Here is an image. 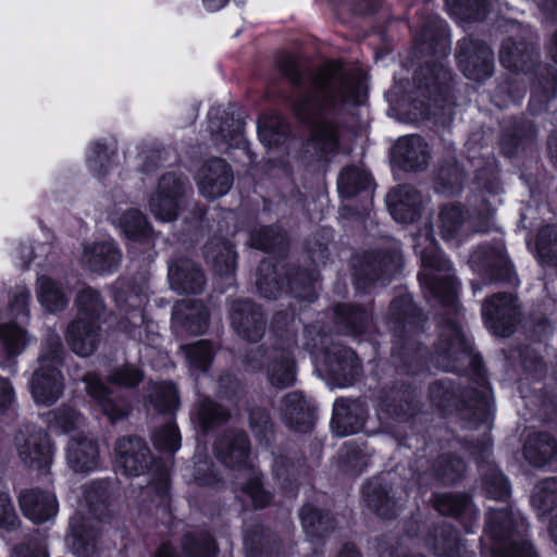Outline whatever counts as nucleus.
I'll return each instance as SVG.
<instances>
[{
    "label": "nucleus",
    "mask_w": 557,
    "mask_h": 557,
    "mask_svg": "<svg viewBox=\"0 0 557 557\" xmlns=\"http://www.w3.org/2000/svg\"><path fill=\"white\" fill-rule=\"evenodd\" d=\"M366 95L367 85L360 72H348L335 63L321 67L311 77L308 92L294 103L299 121L312 126L308 146L320 157L334 153L338 148V128L333 116L349 106L361 104Z\"/></svg>",
    "instance_id": "1"
},
{
    "label": "nucleus",
    "mask_w": 557,
    "mask_h": 557,
    "mask_svg": "<svg viewBox=\"0 0 557 557\" xmlns=\"http://www.w3.org/2000/svg\"><path fill=\"white\" fill-rule=\"evenodd\" d=\"M117 469L127 476L148 473L149 482L145 492L153 494L160 505L165 504L170 511V473L161 461L154 460L147 443L138 436H123L114 447Z\"/></svg>",
    "instance_id": "2"
},
{
    "label": "nucleus",
    "mask_w": 557,
    "mask_h": 557,
    "mask_svg": "<svg viewBox=\"0 0 557 557\" xmlns=\"http://www.w3.org/2000/svg\"><path fill=\"white\" fill-rule=\"evenodd\" d=\"M108 499V482L95 481L84 486L79 509L70 520V533L65 540L73 555L88 557L96 550L99 521Z\"/></svg>",
    "instance_id": "3"
},
{
    "label": "nucleus",
    "mask_w": 557,
    "mask_h": 557,
    "mask_svg": "<svg viewBox=\"0 0 557 557\" xmlns=\"http://www.w3.org/2000/svg\"><path fill=\"white\" fill-rule=\"evenodd\" d=\"M414 250L421 260L419 280L425 295L434 297L444 306L455 308L458 283L449 262L437 249L428 228L414 237Z\"/></svg>",
    "instance_id": "4"
},
{
    "label": "nucleus",
    "mask_w": 557,
    "mask_h": 557,
    "mask_svg": "<svg viewBox=\"0 0 557 557\" xmlns=\"http://www.w3.org/2000/svg\"><path fill=\"white\" fill-rule=\"evenodd\" d=\"M63 345L59 334L48 330L38 356V369L30 381V393L37 404L52 406L62 396L64 379L60 371L63 362Z\"/></svg>",
    "instance_id": "5"
},
{
    "label": "nucleus",
    "mask_w": 557,
    "mask_h": 557,
    "mask_svg": "<svg viewBox=\"0 0 557 557\" xmlns=\"http://www.w3.org/2000/svg\"><path fill=\"white\" fill-rule=\"evenodd\" d=\"M523 519L506 508L490 510L486 534L493 541L494 557H536L532 545L521 537Z\"/></svg>",
    "instance_id": "6"
},
{
    "label": "nucleus",
    "mask_w": 557,
    "mask_h": 557,
    "mask_svg": "<svg viewBox=\"0 0 557 557\" xmlns=\"http://www.w3.org/2000/svg\"><path fill=\"white\" fill-rule=\"evenodd\" d=\"M216 457L227 467L238 468L240 475L247 482L243 492L251 499L256 508L265 507L271 495L265 492L259 482L258 473L248 456V441L243 433L226 434L215 448Z\"/></svg>",
    "instance_id": "7"
},
{
    "label": "nucleus",
    "mask_w": 557,
    "mask_h": 557,
    "mask_svg": "<svg viewBox=\"0 0 557 557\" xmlns=\"http://www.w3.org/2000/svg\"><path fill=\"white\" fill-rule=\"evenodd\" d=\"M20 460L35 470H46L52 463L53 450L47 433L41 429L26 425L14 437Z\"/></svg>",
    "instance_id": "8"
},
{
    "label": "nucleus",
    "mask_w": 557,
    "mask_h": 557,
    "mask_svg": "<svg viewBox=\"0 0 557 557\" xmlns=\"http://www.w3.org/2000/svg\"><path fill=\"white\" fill-rule=\"evenodd\" d=\"M469 343L461 327L454 321H448L441 331L440 341L435 347V361L444 371H456L454 361L470 359Z\"/></svg>",
    "instance_id": "9"
},
{
    "label": "nucleus",
    "mask_w": 557,
    "mask_h": 557,
    "mask_svg": "<svg viewBox=\"0 0 557 557\" xmlns=\"http://www.w3.org/2000/svg\"><path fill=\"white\" fill-rule=\"evenodd\" d=\"M457 59L463 74L473 81H482L492 75L493 53L487 45L472 39L459 41Z\"/></svg>",
    "instance_id": "10"
},
{
    "label": "nucleus",
    "mask_w": 557,
    "mask_h": 557,
    "mask_svg": "<svg viewBox=\"0 0 557 557\" xmlns=\"http://www.w3.org/2000/svg\"><path fill=\"white\" fill-rule=\"evenodd\" d=\"M315 363H323L325 371L342 387L350 385L360 370L355 352L342 345L334 344L322 356L313 355Z\"/></svg>",
    "instance_id": "11"
},
{
    "label": "nucleus",
    "mask_w": 557,
    "mask_h": 557,
    "mask_svg": "<svg viewBox=\"0 0 557 557\" xmlns=\"http://www.w3.org/2000/svg\"><path fill=\"white\" fill-rule=\"evenodd\" d=\"M517 314L515 297L511 294H497L486 300L482 315L488 330L497 336H508L512 332Z\"/></svg>",
    "instance_id": "12"
},
{
    "label": "nucleus",
    "mask_w": 557,
    "mask_h": 557,
    "mask_svg": "<svg viewBox=\"0 0 557 557\" xmlns=\"http://www.w3.org/2000/svg\"><path fill=\"white\" fill-rule=\"evenodd\" d=\"M65 457L69 468L76 473L87 474L101 468L99 445L85 434L71 436Z\"/></svg>",
    "instance_id": "13"
},
{
    "label": "nucleus",
    "mask_w": 557,
    "mask_h": 557,
    "mask_svg": "<svg viewBox=\"0 0 557 557\" xmlns=\"http://www.w3.org/2000/svg\"><path fill=\"white\" fill-rule=\"evenodd\" d=\"M200 194L206 198H220L228 193L233 184L230 165L222 159H211L199 170L196 176Z\"/></svg>",
    "instance_id": "14"
},
{
    "label": "nucleus",
    "mask_w": 557,
    "mask_h": 557,
    "mask_svg": "<svg viewBox=\"0 0 557 557\" xmlns=\"http://www.w3.org/2000/svg\"><path fill=\"white\" fill-rule=\"evenodd\" d=\"M121 251L113 240L88 243L83 246L82 264L89 271L112 273L121 262Z\"/></svg>",
    "instance_id": "15"
},
{
    "label": "nucleus",
    "mask_w": 557,
    "mask_h": 557,
    "mask_svg": "<svg viewBox=\"0 0 557 557\" xmlns=\"http://www.w3.org/2000/svg\"><path fill=\"white\" fill-rule=\"evenodd\" d=\"M469 264L473 271L490 273L498 280L508 278L511 274V265L502 242L474 250L470 256Z\"/></svg>",
    "instance_id": "16"
},
{
    "label": "nucleus",
    "mask_w": 557,
    "mask_h": 557,
    "mask_svg": "<svg viewBox=\"0 0 557 557\" xmlns=\"http://www.w3.org/2000/svg\"><path fill=\"white\" fill-rule=\"evenodd\" d=\"M393 156L395 162L404 169L420 171L429 164L430 149L421 136L410 135L397 140Z\"/></svg>",
    "instance_id": "17"
},
{
    "label": "nucleus",
    "mask_w": 557,
    "mask_h": 557,
    "mask_svg": "<svg viewBox=\"0 0 557 557\" xmlns=\"http://www.w3.org/2000/svg\"><path fill=\"white\" fill-rule=\"evenodd\" d=\"M65 339L74 354L79 357H89L100 344V324L76 318L69 324Z\"/></svg>",
    "instance_id": "18"
},
{
    "label": "nucleus",
    "mask_w": 557,
    "mask_h": 557,
    "mask_svg": "<svg viewBox=\"0 0 557 557\" xmlns=\"http://www.w3.org/2000/svg\"><path fill=\"white\" fill-rule=\"evenodd\" d=\"M82 380L86 384L87 394L97 403L111 422L126 417L127 406L125 401L115 397L97 374L86 373Z\"/></svg>",
    "instance_id": "19"
},
{
    "label": "nucleus",
    "mask_w": 557,
    "mask_h": 557,
    "mask_svg": "<svg viewBox=\"0 0 557 557\" xmlns=\"http://www.w3.org/2000/svg\"><path fill=\"white\" fill-rule=\"evenodd\" d=\"M20 507L26 518L35 523H44L55 517L58 512V502L54 494L40 491L28 490L20 495Z\"/></svg>",
    "instance_id": "20"
},
{
    "label": "nucleus",
    "mask_w": 557,
    "mask_h": 557,
    "mask_svg": "<svg viewBox=\"0 0 557 557\" xmlns=\"http://www.w3.org/2000/svg\"><path fill=\"white\" fill-rule=\"evenodd\" d=\"M235 331L250 342L260 339L264 331V321L260 310L250 301L234 304L231 313Z\"/></svg>",
    "instance_id": "21"
},
{
    "label": "nucleus",
    "mask_w": 557,
    "mask_h": 557,
    "mask_svg": "<svg viewBox=\"0 0 557 557\" xmlns=\"http://www.w3.org/2000/svg\"><path fill=\"white\" fill-rule=\"evenodd\" d=\"M366 411L362 405L356 400L337 399L333 407L331 425L333 431L341 436L357 433L363 426Z\"/></svg>",
    "instance_id": "22"
},
{
    "label": "nucleus",
    "mask_w": 557,
    "mask_h": 557,
    "mask_svg": "<svg viewBox=\"0 0 557 557\" xmlns=\"http://www.w3.org/2000/svg\"><path fill=\"white\" fill-rule=\"evenodd\" d=\"M421 197L411 186H400L387 196V206L395 221L409 223L419 215Z\"/></svg>",
    "instance_id": "23"
},
{
    "label": "nucleus",
    "mask_w": 557,
    "mask_h": 557,
    "mask_svg": "<svg viewBox=\"0 0 557 557\" xmlns=\"http://www.w3.org/2000/svg\"><path fill=\"white\" fill-rule=\"evenodd\" d=\"M69 284L48 275H40L36 282V296L41 307L51 313L64 310L69 305Z\"/></svg>",
    "instance_id": "24"
},
{
    "label": "nucleus",
    "mask_w": 557,
    "mask_h": 557,
    "mask_svg": "<svg viewBox=\"0 0 557 557\" xmlns=\"http://www.w3.org/2000/svg\"><path fill=\"white\" fill-rule=\"evenodd\" d=\"M151 213L160 221L174 219V175L168 173L159 178L157 188L149 199Z\"/></svg>",
    "instance_id": "25"
},
{
    "label": "nucleus",
    "mask_w": 557,
    "mask_h": 557,
    "mask_svg": "<svg viewBox=\"0 0 557 557\" xmlns=\"http://www.w3.org/2000/svg\"><path fill=\"white\" fill-rule=\"evenodd\" d=\"M531 505L541 517L557 509V478L543 480L534 487L531 495ZM549 532L557 544V516L550 523Z\"/></svg>",
    "instance_id": "26"
},
{
    "label": "nucleus",
    "mask_w": 557,
    "mask_h": 557,
    "mask_svg": "<svg viewBox=\"0 0 557 557\" xmlns=\"http://www.w3.org/2000/svg\"><path fill=\"white\" fill-rule=\"evenodd\" d=\"M177 323L185 326L190 333H203L208 323L207 309L194 298H176V324Z\"/></svg>",
    "instance_id": "27"
},
{
    "label": "nucleus",
    "mask_w": 557,
    "mask_h": 557,
    "mask_svg": "<svg viewBox=\"0 0 557 557\" xmlns=\"http://www.w3.org/2000/svg\"><path fill=\"white\" fill-rule=\"evenodd\" d=\"M268 379L271 385L285 388L295 381V368L292 355L284 349L271 352L268 363Z\"/></svg>",
    "instance_id": "28"
},
{
    "label": "nucleus",
    "mask_w": 557,
    "mask_h": 557,
    "mask_svg": "<svg viewBox=\"0 0 557 557\" xmlns=\"http://www.w3.org/2000/svg\"><path fill=\"white\" fill-rule=\"evenodd\" d=\"M282 418L287 425L297 431H306L310 428L311 414L309 406L300 393H290L284 397L282 401Z\"/></svg>",
    "instance_id": "29"
},
{
    "label": "nucleus",
    "mask_w": 557,
    "mask_h": 557,
    "mask_svg": "<svg viewBox=\"0 0 557 557\" xmlns=\"http://www.w3.org/2000/svg\"><path fill=\"white\" fill-rule=\"evenodd\" d=\"M288 134V124L277 114L262 115L258 121L259 139L269 150L284 145Z\"/></svg>",
    "instance_id": "30"
},
{
    "label": "nucleus",
    "mask_w": 557,
    "mask_h": 557,
    "mask_svg": "<svg viewBox=\"0 0 557 557\" xmlns=\"http://www.w3.org/2000/svg\"><path fill=\"white\" fill-rule=\"evenodd\" d=\"M206 259L221 276H228L235 270L236 253L227 242H210L206 247Z\"/></svg>",
    "instance_id": "31"
},
{
    "label": "nucleus",
    "mask_w": 557,
    "mask_h": 557,
    "mask_svg": "<svg viewBox=\"0 0 557 557\" xmlns=\"http://www.w3.org/2000/svg\"><path fill=\"white\" fill-rule=\"evenodd\" d=\"M116 224L132 242H146L150 237L151 228L145 215L137 209H128L121 213L116 218Z\"/></svg>",
    "instance_id": "32"
},
{
    "label": "nucleus",
    "mask_w": 557,
    "mask_h": 557,
    "mask_svg": "<svg viewBox=\"0 0 557 557\" xmlns=\"http://www.w3.org/2000/svg\"><path fill=\"white\" fill-rule=\"evenodd\" d=\"M203 284V274L191 261L176 263V297L196 295L202 290Z\"/></svg>",
    "instance_id": "33"
},
{
    "label": "nucleus",
    "mask_w": 557,
    "mask_h": 557,
    "mask_svg": "<svg viewBox=\"0 0 557 557\" xmlns=\"http://www.w3.org/2000/svg\"><path fill=\"white\" fill-rule=\"evenodd\" d=\"M556 454L555 441L548 434H535L530 436L525 447L527 460L535 467L548 463Z\"/></svg>",
    "instance_id": "34"
},
{
    "label": "nucleus",
    "mask_w": 557,
    "mask_h": 557,
    "mask_svg": "<svg viewBox=\"0 0 557 557\" xmlns=\"http://www.w3.org/2000/svg\"><path fill=\"white\" fill-rule=\"evenodd\" d=\"M76 307L77 318L97 324H99L106 309L99 292L91 287H85L78 293Z\"/></svg>",
    "instance_id": "35"
},
{
    "label": "nucleus",
    "mask_w": 557,
    "mask_h": 557,
    "mask_svg": "<svg viewBox=\"0 0 557 557\" xmlns=\"http://www.w3.org/2000/svg\"><path fill=\"white\" fill-rule=\"evenodd\" d=\"M372 185L370 174L359 166L343 170L338 177V190L345 197H352Z\"/></svg>",
    "instance_id": "36"
},
{
    "label": "nucleus",
    "mask_w": 557,
    "mask_h": 557,
    "mask_svg": "<svg viewBox=\"0 0 557 557\" xmlns=\"http://www.w3.org/2000/svg\"><path fill=\"white\" fill-rule=\"evenodd\" d=\"M487 7V0H446L448 14L459 21L482 20Z\"/></svg>",
    "instance_id": "37"
},
{
    "label": "nucleus",
    "mask_w": 557,
    "mask_h": 557,
    "mask_svg": "<svg viewBox=\"0 0 557 557\" xmlns=\"http://www.w3.org/2000/svg\"><path fill=\"white\" fill-rule=\"evenodd\" d=\"M363 496L369 508L375 510L383 518H389L393 500L380 480L368 482L363 488Z\"/></svg>",
    "instance_id": "38"
},
{
    "label": "nucleus",
    "mask_w": 557,
    "mask_h": 557,
    "mask_svg": "<svg viewBox=\"0 0 557 557\" xmlns=\"http://www.w3.org/2000/svg\"><path fill=\"white\" fill-rule=\"evenodd\" d=\"M465 222L462 209L458 205L445 206L440 213V233L444 240L449 242L459 236Z\"/></svg>",
    "instance_id": "39"
},
{
    "label": "nucleus",
    "mask_w": 557,
    "mask_h": 557,
    "mask_svg": "<svg viewBox=\"0 0 557 557\" xmlns=\"http://www.w3.org/2000/svg\"><path fill=\"white\" fill-rule=\"evenodd\" d=\"M535 248L541 262L557 267V227L548 225L542 228Z\"/></svg>",
    "instance_id": "40"
},
{
    "label": "nucleus",
    "mask_w": 557,
    "mask_h": 557,
    "mask_svg": "<svg viewBox=\"0 0 557 557\" xmlns=\"http://www.w3.org/2000/svg\"><path fill=\"white\" fill-rule=\"evenodd\" d=\"M285 245V233L277 226L260 230L251 235V246L264 251H280Z\"/></svg>",
    "instance_id": "41"
},
{
    "label": "nucleus",
    "mask_w": 557,
    "mask_h": 557,
    "mask_svg": "<svg viewBox=\"0 0 557 557\" xmlns=\"http://www.w3.org/2000/svg\"><path fill=\"white\" fill-rule=\"evenodd\" d=\"M0 341L10 356L21 354L27 344L24 330L13 323L0 324Z\"/></svg>",
    "instance_id": "42"
},
{
    "label": "nucleus",
    "mask_w": 557,
    "mask_h": 557,
    "mask_svg": "<svg viewBox=\"0 0 557 557\" xmlns=\"http://www.w3.org/2000/svg\"><path fill=\"white\" fill-rule=\"evenodd\" d=\"M435 508L442 515L461 516L472 512V504L465 495L442 494L435 499Z\"/></svg>",
    "instance_id": "43"
},
{
    "label": "nucleus",
    "mask_w": 557,
    "mask_h": 557,
    "mask_svg": "<svg viewBox=\"0 0 557 557\" xmlns=\"http://www.w3.org/2000/svg\"><path fill=\"white\" fill-rule=\"evenodd\" d=\"M300 520L307 534L318 536L330 529V519L311 505L304 506L300 510Z\"/></svg>",
    "instance_id": "44"
},
{
    "label": "nucleus",
    "mask_w": 557,
    "mask_h": 557,
    "mask_svg": "<svg viewBox=\"0 0 557 557\" xmlns=\"http://www.w3.org/2000/svg\"><path fill=\"white\" fill-rule=\"evenodd\" d=\"M462 178V170L457 164L443 168L438 173L435 189L443 195H454L460 190Z\"/></svg>",
    "instance_id": "45"
},
{
    "label": "nucleus",
    "mask_w": 557,
    "mask_h": 557,
    "mask_svg": "<svg viewBox=\"0 0 557 557\" xmlns=\"http://www.w3.org/2000/svg\"><path fill=\"white\" fill-rule=\"evenodd\" d=\"M149 403L158 413L170 412L174 399V386L171 383H153L150 386Z\"/></svg>",
    "instance_id": "46"
},
{
    "label": "nucleus",
    "mask_w": 557,
    "mask_h": 557,
    "mask_svg": "<svg viewBox=\"0 0 557 557\" xmlns=\"http://www.w3.org/2000/svg\"><path fill=\"white\" fill-rule=\"evenodd\" d=\"M216 546L208 534L188 536L184 541V554L186 557H213Z\"/></svg>",
    "instance_id": "47"
},
{
    "label": "nucleus",
    "mask_w": 557,
    "mask_h": 557,
    "mask_svg": "<svg viewBox=\"0 0 557 557\" xmlns=\"http://www.w3.org/2000/svg\"><path fill=\"white\" fill-rule=\"evenodd\" d=\"M398 265L399 257L396 253L383 256L380 259L375 258L368 262L366 276L370 282L380 280L383 276L389 277L398 270Z\"/></svg>",
    "instance_id": "48"
},
{
    "label": "nucleus",
    "mask_w": 557,
    "mask_h": 557,
    "mask_svg": "<svg viewBox=\"0 0 557 557\" xmlns=\"http://www.w3.org/2000/svg\"><path fill=\"white\" fill-rule=\"evenodd\" d=\"M186 358L191 368L206 371L211 361L212 347L206 341H199L186 347H183Z\"/></svg>",
    "instance_id": "49"
},
{
    "label": "nucleus",
    "mask_w": 557,
    "mask_h": 557,
    "mask_svg": "<svg viewBox=\"0 0 557 557\" xmlns=\"http://www.w3.org/2000/svg\"><path fill=\"white\" fill-rule=\"evenodd\" d=\"M112 153L108 151L107 147L96 141L91 144L87 157L89 169L98 176H103L109 170Z\"/></svg>",
    "instance_id": "50"
},
{
    "label": "nucleus",
    "mask_w": 557,
    "mask_h": 557,
    "mask_svg": "<svg viewBox=\"0 0 557 557\" xmlns=\"http://www.w3.org/2000/svg\"><path fill=\"white\" fill-rule=\"evenodd\" d=\"M465 463L458 457L443 456L436 467V475L444 483L455 482L463 472Z\"/></svg>",
    "instance_id": "51"
},
{
    "label": "nucleus",
    "mask_w": 557,
    "mask_h": 557,
    "mask_svg": "<svg viewBox=\"0 0 557 557\" xmlns=\"http://www.w3.org/2000/svg\"><path fill=\"white\" fill-rule=\"evenodd\" d=\"M338 318L346 323L354 333L359 334L366 327L369 314L364 310L355 309L349 306H341L337 308Z\"/></svg>",
    "instance_id": "52"
},
{
    "label": "nucleus",
    "mask_w": 557,
    "mask_h": 557,
    "mask_svg": "<svg viewBox=\"0 0 557 557\" xmlns=\"http://www.w3.org/2000/svg\"><path fill=\"white\" fill-rule=\"evenodd\" d=\"M487 494L494 499H505L510 492L507 479L495 468L491 469L484 480Z\"/></svg>",
    "instance_id": "53"
},
{
    "label": "nucleus",
    "mask_w": 557,
    "mask_h": 557,
    "mask_svg": "<svg viewBox=\"0 0 557 557\" xmlns=\"http://www.w3.org/2000/svg\"><path fill=\"white\" fill-rule=\"evenodd\" d=\"M225 417L224 410L209 399L203 400L198 409L199 422L205 430L219 424Z\"/></svg>",
    "instance_id": "54"
},
{
    "label": "nucleus",
    "mask_w": 557,
    "mask_h": 557,
    "mask_svg": "<svg viewBox=\"0 0 557 557\" xmlns=\"http://www.w3.org/2000/svg\"><path fill=\"white\" fill-rule=\"evenodd\" d=\"M84 423V417L71 407H62L54 413V424L63 432L78 430Z\"/></svg>",
    "instance_id": "55"
},
{
    "label": "nucleus",
    "mask_w": 557,
    "mask_h": 557,
    "mask_svg": "<svg viewBox=\"0 0 557 557\" xmlns=\"http://www.w3.org/2000/svg\"><path fill=\"white\" fill-rule=\"evenodd\" d=\"M143 379V372L135 366L131 364L119 368L110 374V381L113 384L126 387L138 385Z\"/></svg>",
    "instance_id": "56"
},
{
    "label": "nucleus",
    "mask_w": 557,
    "mask_h": 557,
    "mask_svg": "<svg viewBox=\"0 0 557 557\" xmlns=\"http://www.w3.org/2000/svg\"><path fill=\"white\" fill-rule=\"evenodd\" d=\"M470 416V421L488 422L492 414V406L486 396L475 395L474 399L468 405L465 417Z\"/></svg>",
    "instance_id": "57"
},
{
    "label": "nucleus",
    "mask_w": 557,
    "mask_h": 557,
    "mask_svg": "<svg viewBox=\"0 0 557 557\" xmlns=\"http://www.w3.org/2000/svg\"><path fill=\"white\" fill-rule=\"evenodd\" d=\"M32 299L30 290L24 286H16L10 304V314L15 319L28 317V305Z\"/></svg>",
    "instance_id": "58"
},
{
    "label": "nucleus",
    "mask_w": 557,
    "mask_h": 557,
    "mask_svg": "<svg viewBox=\"0 0 557 557\" xmlns=\"http://www.w3.org/2000/svg\"><path fill=\"white\" fill-rule=\"evenodd\" d=\"M18 524L20 519L10 496L7 493H0V528L12 531L15 530Z\"/></svg>",
    "instance_id": "59"
},
{
    "label": "nucleus",
    "mask_w": 557,
    "mask_h": 557,
    "mask_svg": "<svg viewBox=\"0 0 557 557\" xmlns=\"http://www.w3.org/2000/svg\"><path fill=\"white\" fill-rule=\"evenodd\" d=\"M152 443L154 448L162 453L172 454L174 451V424L172 421L156 430Z\"/></svg>",
    "instance_id": "60"
},
{
    "label": "nucleus",
    "mask_w": 557,
    "mask_h": 557,
    "mask_svg": "<svg viewBox=\"0 0 557 557\" xmlns=\"http://www.w3.org/2000/svg\"><path fill=\"white\" fill-rule=\"evenodd\" d=\"M250 426L260 441H268V435L271 433V424L268 413L263 409L258 408L250 412Z\"/></svg>",
    "instance_id": "61"
},
{
    "label": "nucleus",
    "mask_w": 557,
    "mask_h": 557,
    "mask_svg": "<svg viewBox=\"0 0 557 557\" xmlns=\"http://www.w3.org/2000/svg\"><path fill=\"white\" fill-rule=\"evenodd\" d=\"M499 59L504 66L517 70L519 61L523 59V53L522 50L509 39L502 45Z\"/></svg>",
    "instance_id": "62"
},
{
    "label": "nucleus",
    "mask_w": 557,
    "mask_h": 557,
    "mask_svg": "<svg viewBox=\"0 0 557 557\" xmlns=\"http://www.w3.org/2000/svg\"><path fill=\"white\" fill-rule=\"evenodd\" d=\"M270 268V265L265 262L262 263L260 268V274L257 280V287L259 292L267 298H275L280 295L281 286L278 282L275 280V277H272L271 280H267L265 277L261 276V272L263 269Z\"/></svg>",
    "instance_id": "63"
},
{
    "label": "nucleus",
    "mask_w": 557,
    "mask_h": 557,
    "mask_svg": "<svg viewBox=\"0 0 557 557\" xmlns=\"http://www.w3.org/2000/svg\"><path fill=\"white\" fill-rule=\"evenodd\" d=\"M278 67L293 85H299L301 82L297 61L290 55H284L278 61Z\"/></svg>",
    "instance_id": "64"
}]
</instances>
